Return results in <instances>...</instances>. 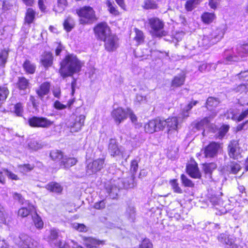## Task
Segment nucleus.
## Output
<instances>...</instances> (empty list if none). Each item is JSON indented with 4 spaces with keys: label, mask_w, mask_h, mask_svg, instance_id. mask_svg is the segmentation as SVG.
<instances>
[{
    "label": "nucleus",
    "mask_w": 248,
    "mask_h": 248,
    "mask_svg": "<svg viewBox=\"0 0 248 248\" xmlns=\"http://www.w3.org/2000/svg\"><path fill=\"white\" fill-rule=\"evenodd\" d=\"M59 73L63 78L72 77L74 74L79 72L82 67L81 62L74 54H68L60 63Z\"/></svg>",
    "instance_id": "obj_1"
},
{
    "label": "nucleus",
    "mask_w": 248,
    "mask_h": 248,
    "mask_svg": "<svg viewBox=\"0 0 248 248\" xmlns=\"http://www.w3.org/2000/svg\"><path fill=\"white\" fill-rule=\"evenodd\" d=\"M148 23L151 28L150 33L153 36L160 37L167 34L164 30V22L157 17H152L148 19Z\"/></svg>",
    "instance_id": "obj_2"
},
{
    "label": "nucleus",
    "mask_w": 248,
    "mask_h": 248,
    "mask_svg": "<svg viewBox=\"0 0 248 248\" xmlns=\"http://www.w3.org/2000/svg\"><path fill=\"white\" fill-rule=\"evenodd\" d=\"M77 13L80 17L79 21L82 24L92 23L96 20L95 12L90 6H85L80 8L77 11Z\"/></svg>",
    "instance_id": "obj_3"
},
{
    "label": "nucleus",
    "mask_w": 248,
    "mask_h": 248,
    "mask_svg": "<svg viewBox=\"0 0 248 248\" xmlns=\"http://www.w3.org/2000/svg\"><path fill=\"white\" fill-rule=\"evenodd\" d=\"M182 123V121L177 117H170L166 120H161L163 129L165 126H167L169 134H170L173 132H177L178 129L181 127Z\"/></svg>",
    "instance_id": "obj_4"
},
{
    "label": "nucleus",
    "mask_w": 248,
    "mask_h": 248,
    "mask_svg": "<svg viewBox=\"0 0 248 248\" xmlns=\"http://www.w3.org/2000/svg\"><path fill=\"white\" fill-rule=\"evenodd\" d=\"M94 32L96 38L101 41L111 34L110 29L106 22H101L97 24L94 28Z\"/></svg>",
    "instance_id": "obj_5"
},
{
    "label": "nucleus",
    "mask_w": 248,
    "mask_h": 248,
    "mask_svg": "<svg viewBox=\"0 0 248 248\" xmlns=\"http://www.w3.org/2000/svg\"><path fill=\"white\" fill-rule=\"evenodd\" d=\"M29 125L33 127L48 128L53 124V122L45 117L33 116L28 120Z\"/></svg>",
    "instance_id": "obj_6"
},
{
    "label": "nucleus",
    "mask_w": 248,
    "mask_h": 248,
    "mask_svg": "<svg viewBox=\"0 0 248 248\" xmlns=\"http://www.w3.org/2000/svg\"><path fill=\"white\" fill-rule=\"evenodd\" d=\"M14 242L19 248H34L33 240L26 234H20L14 239Z\"/></svg>",
    "instance_id": "obj_7"
},
{
    "label": "nucleus",
    "mask_w": 248,
    "mask_h": 248,
    "mask_svg": "<svg viewBox=\"0 0 248 248\" xmlns=\"http://www.w3.org/2000/svg\"><path fill=\"white\" fill-rule=\"evenodd\" d=\"M220 38L217 35L216 32H213L209 35H204L203 37L198 41L199 47H202L207 49L212 45L217 42Z\"/></svg>",
    "instance_id": "obj_8"
},
{
    "label": "nucleus",
    "mask_w": 248,
    "mask_h": 248,
    "mask_svg": "<svg viewBox=\"0 0 248 248\" xmlns=\"http://www.w3.org/2000/svg\"><path fill=\"white\" fill-rule=\"evenodd\" d=\"M122 181L120 179L111 181L107 184L106 189L110 197L115 199L118 196L120 189L122 187Z\"/></svg>",
    "instance_id": "obj_9"
},
{
    "label": "nucleus",
    "mask_w": 248,
    "mask_h": 248,
    "mask_svg": "<svg viewBox=\"0 0 248 248\" xmlns=\"http://www.w3.org/2000/svg\"><path fill=\"white\" fill-rule=\"evenodd\" d=\"M103 41L105 48L108 52H113L119 47V39L114 34L111 33Z\"/></svg>",
    "instance_id": "obj_10"
},
{
    "label": "nucleus",
    "mask_w": 248,
    "mask_h": 248,
    "mask_svg": "<svg viewBox=\"0 0 248 248\" xmlns=\"http://www.w3.org/2000/svg\"><path fill=\"white\" fill-rule=\"evenodd\" d=\"M221 148V144L212 142L205 147L203 150V154L206 158H213L216 156L219 150Z\"/></svg>",
    "instance_id": "obj_11"
},
{
    "label": "nucleus",
    "mask_w": 248,
    "mask_h": 248,
    "mask_svg": "<svg viewBox=\"0 0 248 248\" xmlns=\"http://www.w3.org/2000/svg\"><path fill=\"white\" fill-rule=\"evenodd\" d=\"M104 159L99 158L89 163L86 167V174L90 175L100 170L104 167Z\"/></svg>",
    "instance_id": "obj_12"
},
{
    "label": "nucleus",
    "mask_w": 248,
    "mask_h": 248,
    "mask_svg": "<svg viewBox=\"0 0 248 248\" xmlns=\"http://www.w3.org/2000/svg\"><path fill=\"white\" fill-rule=\"evenodd\" d=\"M144 129L146 132L149 133H153L155 132L163 130L161 120L155 119L150 121L145 124Z\"/></svg>",
    "instance_id": "obj_13"
},
{
    "label": "nucleus",
    "mask_w": 248,
    "mask_h": 248,
    "mask_svg": "<svg viewBox=\"0 0 248 248\" xmlns=\"http://www.w3.org/2000/svg\"><path fill=\"white\" fill-rule=\"evenodd\" d=\"M218 241L225 244L227 248H239V246L235 243L234 236L225 233L220 234L217 237Z\"/></svg>",
    "instance_id": "obj_14"
},
{
    "label": "nucleus",
    "mask_w": 248,
    "mask_h": 248,
    "mask_svg": "<svg viewBox=\"0 0 248 248\" xmlns=\"http://www.w3.org/2000/svg\"><path fill=\"white\" fill-rule=\"evenodd\" d=\"M108 151L111 156L113 157L123 155L121 148L118 146L116 140L113 139H111L109 140Z\"/></svg>",
    "instance_id": "obj_15"
},
{
    "label": "nucleus",
    "mask_w": 248,
    "mask_h": 248,
    "mask_svg": "<svg viewBox=\"0 0 248 248\" xmlns=\"http://www.w3.org/2000/svg\"><path fill=\"white\" fill-rule=\"evenodd\" d=\"M228 152L230 157L234 159H238L240 156L241 151L238 141H231L228 146Z\"/></svg>",
    "instance_id": "obj_16"
},
{
    "label": "nucleus",
    "mask_w": 248,
    "mask_h": 248,
    "mask_svg": "<svg viewBox=\"0 0 248 248\" xmlns=\"http://www.w3.org/2000/svg\"><path fill=\"white\" fill-rule=\"evenodd\" d=\"M111 116L115 122L118 124H119L122 122L126 119V111L122 108H118L112 111Z\"/></svg>",
    "instance_id": "obj_17"
},
{
    "label": "nucleus",
    "mask_w": 248,
    "mask_h": 248,
    "mask_svg": "<svg viewBox=\"0 0 248 248\" xmlns=\"http://www.w3.org/2000/svg\"><path fill=\"white\" fill-rule=\"evenodd\" d=\"M84 244L86 248H101L105 244L104 241H101L93 237L84 238Z\"/></svg>",
    "instance_id": "obj_18"
},
{
    "label": "nucleus",
    "mask_w": 248,
    "mask_h": 248,
    "mask_svg": "<svg viewBox=\"0 0 248 248\" xmlns=\"http://www.w3.org/2000/svg\"><path fill=\"white\" fill-rule=\"evenodd\" d=\"M77 162L78 160L76 158L64 156L63 159L60 162L59 166L61 168L67 170L75 165Z\"/></svg>",
    "instance_id": "obj_19"
},
{
    "label": "nucleus",
    "mask_w": 248,
    "mask_h": 248,
    "mask_svg": "<svg viewBox=\"0 0 248 248\" xmlns=\"http://www.w3.org/2000/svg\"><path fill=\"white\" fill-rule=\"evenodd\" d=\"M217 112L216 111H212L211 114L208 117L204 118L200 122L197 123L195 127L198 130L202 129L204 127H207L211 121L213 120L217 115Z\"/></svg>",
    "instance_id": "obj_20"
},
{
    "label": "nucleus",
    "mask_w": 248,
    "mask_h": 248,
    "mask_svg": "<svg viewBox=\"0 0 248 248\" xmlns=\"http://www.w3.org/2000/svg\"><path fill=\"white\" fill-rule=\"evenodd\" d=\"M186 171L189 175L194 178H199L201 175L196 164H189L186 166Z\"/></svg>",
    "instance_id": "obj_21"
},
{
    "label": "nucleus",
    "mask_w": 248,
    "mask_h": 248,
    "mask_svg": "<svg viewBox=\"0 0 248 248\" xmlns=\"http://www.w3.org/2000/svg\"><path fill=\"white\" fill-rule=\"evenodd\" d=\"M50 84L47 82L43 83L39 88L36 90L38 97L42 100L44 96L48 93L50 90Z\"/></svg>",
    "instance_id": "obj_22"
},
{
    "label": "nucleus",
    "mask_w": 248,
    "mask_h": 248,
    "mask_svg": "<svg viewBox=\"0 0 248 248\" xmlns=\"http://www.w3.org/2000/svg\"><path fill=\"white\" fill-rule=\"evenodd\" d=\"M85 116L80 115L76 117L75 122L71 125V130L72 132H78L80 130L81 127L84 125Z\"/></svg>",
    "instance_id": "obj_23"
},
{
    "label": "nucleus",
    "mask_w": 248,
    "mask_h": 248,
    "mask_svg": "<svg viewBox=\"0 0 248 248\" xmlns=\"http://www.w3.org/2000/svg\"><path fill=\"white\" fill-rule=\"evenodd\" d=\"M125 217L131 222L134 221L136 217V210L134 206L131 204H127L124 213Z\"/></svg>",
    "instance_id": "obj_24"
},
{
    "label": "nucleus",
    "mask_w": 248,
    "mask_h": 248,
    "mask_svg": "<svg viewBox=\"0 0 248 248\" xmlns=\"http://www.w3.org/2000/svg\"><path fill=\"white\" fill-rule=\"evenodd\" d=\"M197 101H193L190 102L186 107H185L182 112L179 115L178 118L183 122L184 119L187 118L189 116V111L193 106L197 105Z\"/></svg>",
    "instance_id": "obj_25"
},
{
    "label": "nucleus",
    "mask_w": 248,
    "mask_h": 248,
    "mask_svg": "<svg viewBox=\"0 0 248 248\" xmlns=\"http://www.w3.org/2000/svg\"><path fill=\"white\" fill-rule=\"evenodd\" d=\"M68 6L67 0H57L53 7V11L56 13H62Z\"/></svg>",
    "instance_id": "obj_26"
},
{
    "label": "nucleus",
    "mask_w": 248,
    "mask_h": 248,
    "mask_svg": "<svg viewBox=\"0 0 248 248\" xmlns=\"http://www.w3.org/2000/svg\"><path fill=\"white\" fill-rule=\"evenodd\" d=\"M185 78V74L183 72L175 76L171 81V86L176 88L183 85L184 84Z\"/></svg>",
    "instance_id": "obj_27"
},
{
    "label": "nucleus",
    "mask_w": 248,
    "mask_h": 248,
    "mask_svg": "<svg viewBox=\"0 0 248 248\" xmlns=\"http://www.w3.org/2000/svg\"><path fill=\"white\" fill-rule=\"evenodd\" d=\"M42 65L46 68L50 67L53 63V56L51 53L48 52H45L42 56L41 59Z\"/></svg>",
    "instance_id": "obj_28"
},
{
    "label": "nucleus",
    "mask_w": 248,
    "mask_h": 248,
    "mask_svg": "<svg viewBox=\"0 0 248 248\" xmlns=\"http://www.w3.org/2000/svg\"><path fill=\"white\" fill-rule=\"evenodd\" d=\"M217 167L214 163H206L203 165V169L206 177L209 179H212V173L214 170Z\"/></svg>",
    "instance_id": "obj_29"
},
{
    "label": "nucleus",
    "mask_w": 248,
    "mask_h": 248,
    "mask_svg": "<svg viewBox=\"0 0 248 248\" xmlns=\"http://www.w3.org/2000/svg\"><path fill=\"white\" fill-rule=\"evenodd\" d=\"M27 148L32 151H37L43 147L41 143L34 139H30L27 141Z\"/></svg>",
    "instance_id": "obj_30"
},
{
    "label": "nucleus",
    "mask_w": 248,
    "mask_h": 248,
    "mask_svg": "<svg viewBox=\"0 0 248 248\" xmlns=\"http://www.w3.org/2000/svg\"><path fill=\"white\" fill-rule=\"evenodd\" d=\"M219 101L216 98L209 97L207 99L206 102V108L210 111H215V108L219 104Z\"/></svg>",
    "instance_id": "obj_31"
},
{
    "label": "nucleus",
    "mask_w": 248,
    "mask_h": 248,
    "mask_svg": "<svg viewBox=\"0 0 248 248\" xmlns=\"http://www.w3.org/2000/svg\"><path fill=\"white\" fill-rule=\"evenodd\" d=\"M27 206H24L19 209L18 211V215L22 217H27L30 213L34 210V206L30 204L27 203Z\"/></svg>",
    "instance_id": "obj_32"
},
{
    "label": "nucleus",
    "mask_w": 248,
    "mask_h": 248,
    "mask_svg": "<svg viewBox=\"0 0 248 248\" xmlns=\"http://www.w3.org/2000/svg\"><path fill=\"white\" fill-rule=\"evenodd\" d=\"M46 188L51 192L58 194L61 193L63 190L62 187L59 184L57 183H51L48 184L46 185Z\"/></svg>",
    "instance_id": "obj_33"
},
{
    "label": "nucleus",
    "mask_w": 248,
    "mask_h": 248,
    "mask_svg": "<svg viewBox=\"0 0 248 248\" xmlns=\"http://www.w3.org/2000/svg\"><path fill=\"white\" fill-rule=\"evenodd\" d=\"M64 156L62 152L59 150H53L50 153V157L55 161L60 162L63 159Z\"/></svg>",
    "instance_id": "obj_34"
},
{
    "label": "nucleus",
    "mask_w": 248,
    "mask_h": 248,
    "mask_svg": "<svg viewBox=\"0 0 248 248\" xmlns=\"http://www.w3.org/2000/svg\"><path fill=\"white\" fill-rule=\"evenodd\" d=\"M237 52L241 57L247 56L248 55V44L238 46L237 47Z\"/></svg>",
    "instance_id": "obj_35"
},
{
    "label": "nucleus",
    "mask_w": 248,
    "mask_h": 248,
    "mask_svg": "<svg viewBox=\"0 0 248 248\" xmlns=\"http://www.w3.org/2000/svg\"><path fill=\"white\" fill-rule=\"evenodd\" d=\"M0 220L5 225L10 226L13 224V215L11 213L5 212L4 215L2 216V217L0 218Z\"/></svg>",
    "instance_id": "obj_36"
},
{
    "label": "nucleus",
    "mask_w": 248,
    "mask_h": 248,
    "mask_svg": "<svg viewBox=\"0 0 248 248\" xmlns=\"http://www.w3.org/2000/svg\"><path fill=\"white\" fill-rule=\"evenodd\" d=\"M35 12L32 9L29 8L27 10L26 16L25 17V22L28 24L32 23L35 17Z\"/></svg>",
    "instance_id": "obj_37"
},
{
    "label": "nucleus",
    "mask_w": 248,
    "mask_h": 248,
    "mask_svg": "<svg viewBox=\"0 0 248 248\" xmlns=\"http://www.w3.org/2000/svg\"><path fill=\"white\" fill-rule=\"evenodd\" d=\"M23 67L26 72L29 74H33L35 71V65L27 60L24 62Z\"/></svg>",
    "instance_id": "obj_38"
},
{
    "label": "nucleus",
    "mask_w": 248,
    "mask_h": 248,
    "mask_svg": "<svg viewBox=\"0 0 248 248\" xmlns=\"http://www.w3.org/2000/svg\"><path fill=\"white\" fill-rule=\"evenodd\" d=\"M145 9H154L157 7L156 0H144L142 5Z\"/></svg>",
    "instance_id": "obj_39"
},
{
    "label": "nucleus",
    "mask_w": 248,
    "mask_h": 248,
    "mask_svg": "<svg viewBox=\"0 0 248 248\" xmlns=\"http://www.w3.org/2000/svg\"><path fill=\"white\" fill-rule=\"evenodd\" d=\"M216 16L214 13L205 12L202 16V19L203 22L206 24H209L213 21Z\"/></svg>",
    "instance_id": "obj_40"
},
{
    "label": "nucleus",
    "mask_w": 248,
    "mask_h": 248,
    "mask_svg": "<svg viewBox=\"0 0 248 248\" xmlns=\"http://www.w3.org/2000/svg\"><path fill=\"white\" fill-rule=\"evenodd\" d=\"M201 2V0H188L185 4V8L188 11H192Z\"/></svg>",
    "instance_id": "obj_41"
},
{
    "label": "nucleus",
    "mask_w": 248,
    "mask_h": 248,
    "mask_svg": "<svg viewBox=\"0 0 248 248\" xmlns=\"http://www.w3.org/2000/svg\"><path fill=\"white\" fill-rule=\"evenodd\" d=\"M63 27L67 32L71 31L74 27L73 19L71 17H68L66 19L63 23Z\"/></svg>",
    "instance_id": "obj_42"
},
{
    "label": "nucleus",
    "mask_w": 248,
    "mask_h": 248,
    "mask_svg": "<svg viewBox=\"0 0 248 248\" xmlns=\"http://www.w3.org/2000/svg\"><path fill=\"white\" fill-rule=\"evenodd\" d=\"M136 36L134 37L135 40L138 43V45L142 43L144 40V36L142 31L138 29H135Z\"/></svg>",
    "instance_id": "obj_43"
},
{
    "label": "nucleus",
    "mask_w": 248,
    "mask_h": 248,
    "mask_svg": "<svg viewBox=\"0 0 248 248\" xmlns=\"http://www.w3.org/2000/svg\"><path fill=\"white\" fill-rule=\"evenodd\" d=\"M32 217L35 227L39 229L43 228L44 223L41 217L36 213H35Z\"/></svg>",
    "instance_id": "obj_44"
},
{
    "label": "nucleus",
    "mask_w": 248,
    "mask_h": 248,
    "mask_svg": "<svg viewBox=\"0 0 248 248\" xmlns=\"http://www.w3.org/2000/svg\"><path fill=\"white\" fill-rule=\"evenodd\" d=\"M17 85L20 90H24L29 86V81L24 77L19 78Z\"/></svg>",
    "instance_id": "obj_45"
},
{
    "label": "nucleus",
    "mask_w": 248,
    "mask_h": 248,
    "mask_svg": "<svg viewBox=\"0 0 248 248\" xmlns=\"http://www.w3.org/2000/svg\"><path fill=\"white\" fill-rule=\"evenodd\" d=\"M8 56V51L5 49L0 52V66L4 67Z\"/></svg>",
    "instance_id": "obj_46"
},
{
    "label": "nucleus",
    "mask_w": 248,
    "mask_h": 248,
    "mask_svg": "<svg viewBox=\"0 0 248 248\" xmlns=\"http://www.w3.org/2000/svg\"><path fill=\"white\" fill-rule=\"evenodd\" d=\"M9 91L6 87H0V101H4L7 97Z\"/></svg>",
    "instance_id": "obj_47"
},
{
    "label": "nucleus",
    "mask_w": 248,
    "mask_h": 248,
    "mask_svg": "<svg viewBox=\"0 0 248 248\" xmlns=\"http://www.w3.org/2000/svg\"><path fill=\"white\" fill-rule=\"evenodd\" d=\"M229 129V126L228 125H225L221 126L218 130L217 138L219 139H221L222 138H223V137L227 133V132L228 131Z\"/></svg>",
    "instance_id": "obj_48"
},
{
    "label": "nucleus",
    "mask_w": 248,
    "mask_h": 248,
    "mask_svg": "<svg viewBox=\"0 0 248 248\" xmlns=\"http://www.w3.org/2000/svg\"><path fill=\"white\" fill-rule=\"evenodd\" d=\"M19 171L22 173H26L33 169V166L29 164L20 165L18 166Z\"/></svg>",
    "instance_id": "obj_49"
},
{
    "label": "nucleus",
    "mask_w": 248,
    "mask_h": 248,
    "mask_svg": "<svg viewBox=\"0 0 248 248\" xmlns=\"http://www.w3.org/2000/svg\"><path fill=\"white\" fill-rule=\"evenodd\" d=\"M170 184L172 189H173L174 192L177 193H182V190L179 186L177 182V180L175 179L171 180L170 181Z\"/></svg>",
    "instance_id": "obj_50"
},
{
    "label": "nucleus",
    "mask_w": 248,
    "mask_h": 248,
    "mask_svg": "<svg viewBox=\"0 0 248 248\" xmlns=\"http://www.w3.org/2000/svg\"><path fill=\"white\" fill-rule=\"evenodd\" d=\"M181 178L182 181V183L185 186L187 187H193L194 184L193 182L189 179H188L186 175L182 174Z\"/></svg>",
    "instance_id": "obj_51"
},
{
    "label": "nucleus",
    "mask_w": 248,
    "mask_h": 248,
    "mask_svg": "<svg viewBox=\"0 0 248 248\" xmlns=\"http://www.w3.org/2000/svg\"><path fill=\"white\" fill-rule=\"evenodd\" d=\"M73 227L80 232H86L88 230L87 227L83 224L75 223L73 224Z\"/></svg>",
    "instance_id": "obj_52"
},
{
    "label": "nucleus",
    "mask_w": 248,
    "mask_h": 248,
    "mask_svg": "<svg viewBox=\"0 0 248 248\" xmlns=\"http://www.w3.org/2000/svg\"><path fill=\"white\" fill-rule=\"evenodd\" d=\"M225 63L228 64L229 62H236L239 60V58L236 55H225Z\"/></svg>",
    "instance_id": "obj_53"
},
{
    "label": "nucleus",
    "mask_w": 248,
    "mask_h": 248,
    "mask_svg": "<svg viewBox=\"0 0 248 248\" xmlns=\"http://www.w3.org/2000/svg\"><path fill=\"white\" fill-rule=\"evenodd\" d=\"M58 237V232L55 229H52L50 230V234L48 239L50 241H53Z\"/></svg>",
    "instance_id": "obj_54"
},
{
    "label": "nucleus",
    "mask_w": 248,
    "mask_h": 248,
    "mask_svg": "<svg viewBox=\"0 0 248 248\" xmlns=\"http://www.w3.org/2000/svg\"><path fill=\"white\" fill-rule=\"evenodd\" d=\"M23 111V106L21 103H17L15 106V112L17 116H21Z\"/></svg>",
    "instance_id": "obj_55"
},
{
    "label": "nucleus",
    "mask_w": 248,
    "mask_h": 248,
    "mask_svg": "<svg viewBox=\"0 0 248 248\" xmlns=\"http://www.w3.org/2000/svg\"><path fill=\"white\" fill-rule=\"evenodd\" d=\"M231 172L233 174L237 173L240 170V165L236 163H232L230 165Z\"/></svg>",
    "instance_id": "obj_56"
},
{
    "label": "nucleus",
    "mask_w": 248,
    "mask_h": 248,
    "mask_svg": "<svg viewBox=\"0 0 248 248\" xmlns=\"http://www.w3.org/2000/svg\"><path fill=\"white\" fill-rule=\"evenodd\" d=\"M140 248H153V245L149 239H144L140 245Z\"/></svg>",
    "instance_id": "obj_57"
},
{
    "label": "nucleus",
    "mask_w": 248,
    "mask_h": 248,
    "mask_svg": "<svg viewBox=\"0 0 248 248\" xmlns=\"http://www.w3.org/2000/svg\"><path fill=\"white\" fill-rule=\"evenodd\" d=\"M107 6L108 7V10L110 13L114 15H117L119 14V12L116 10L115 7H114L111 2L108 0L107 2Z\"/></svg>",
    "instance_id": "obj_58"
},
{
    "label": "nucleus",
    "mask_w": 248,
    "mask_h": 248,
    "mask_svg": "<svg viewBox=\"0 0 248 248\" xmlns=\"http://www.w3.org/2000/svg\"><path fill=\"white\" fill-rule=\"evenodd\" d=\"M106 202L104 200H102L99 202H96L94 203L93 207L95 209L101 210L105 208L106 206Z\"/></svg>",
    "instance_id": "obj_59"
},
{
    "label": "nucleus",
    "mask_w": 248,
    "mask_h": 248,
    "mask_svg": "<svg viewBox=\"0 0 248 248\" xmlns=\"http://www.w3.org/2000/svg\"><path fill=\"white\" fill-rule=\"evenodd\" d=\"M129 116L132 123H136L137 121L136 116L133 113V111L130 109H127L126 110V117Z\"/></svg>",
    "instance_id": "obj_60"
},
{
    "label": "nucleus",
    "mask_w": 248,
    "mask_h": 248,
    "mask_svg": "<svg viewBox=\"0 0 248 248\" xmlns=\"http://www.w3.org/2000/svg\"><path fill=\"white\" fill-rule=\"evenodd\" d=\"M138 169V163L137 160H134L131 161L130 170L133 173H136Z\"/></svg>",
    "instance_id": "obj_61"
},
{
    "label": "nucleus",
    "mask_w": 248,
    "mask_h": 248,
    "mask_svg": "<svg viewBox=\"0 0 248 248\" xmlns=\"http://www.w3.org/2000/svg\"><path fill=\"white\" fill-rule=\"evenodd\" d=\"M196 46V42L194 41H190L189 42H187V44L186 45V48L190 51H192L195 49Z\"/></svg>",
    "instance_id": "obj_62"
},
{
    "label": "nucleus",
    "mask_w": 248,
    "mask_h": 248,
    "mask_svg": "<svg viewBox=\"0 0 248 248\" xmlns=\"http://www.w3.org/2000/svg\"><path fill=\"white\" fill-rule=\"evenodd\" d=\"M13 197L15 200L18 201L20 203L22 204H23L24 199L20 194L17 192H15L13 194Z\"/></svg>",
    "instance_id": "obj_63"
},
{
    "label": "nucleus",
    "mask_w": 248,
    "mask_h": 248,
    "mask_svg": "<svg viewBox=\"0 0 248 248\" xmlns=\"http://www.w3.org/2000/svg\"><path fill=\"white\" fill-rule=\"evenodd\" d=\"M239 78L243 80H248V71L241 72L239 74Z\"/></svg>",
    "instance_id": "obj_64"
}]
</instances>
